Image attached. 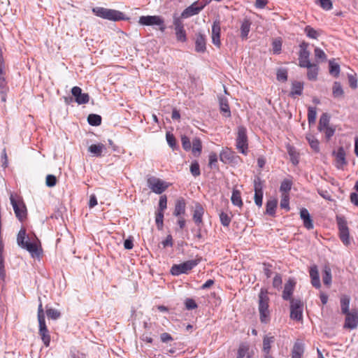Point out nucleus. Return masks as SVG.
I'll return each mask as SVG.
<instances>
[{
    "label": "nucleus",
    "instance_id": "1",
    "mask_svg": "<svg viewBox=\"0 0 358 358\" xmlns=\"http://www.w3.org/2000/svg\"><path fill=\"white\" fill-rule=\"evenodd\" d=\"M269 301L270 299L267 290L261 289L258 295V310L262 323L267 324L271 320V313L268 309Z\"/></svg>",
    "mask_w": 358,
    "mask_h": 358
},
{
    "label": "nucleus",
    "instance_id": "2",
    "mask_svg": "<svg viewBox=\"0 0 358 358\" xmlns=\"http://www.w3.org/2000/svg\"><path fill=\"white\" fill-rule=\"evenodd\" d=\"M30 239L27 235L26 229L24 227L21 228L17 236V245L20 248L27 250L32 257H38L40 255L38 246L36 242H30Z\"/></svg>",
    "mask_w": 358,
    "mask_h": 358
},
{
    "label": "nucleus",
    "instance_id": "3",
    "mask_svg": "<svg viewBox=\"0 0 358 358\" xmlns=\"http://www.w3.org/2000/svg\"><path fill=\"white\" fill-rule=\"evenodd\" d=\"M10 201L17 220L22 222L27 217V209L22 198L13 193L10 195Z\"/></svg>",
    "mask_w": 358,
    "mask_h": 358
},
{
    "label": "nucleus",
    "instance_id": "4",
    "mask_svg": "<svg viewBox=\"0 0 358 358\" xmlns=\"http://www.w3.org/2000/svg\"><path fill=\"white\" fill-rule=\"evenodd\" d=\"M92 11L96 16L109 20L119 21L125 19L124 14L116 10L96 7Z\"/></svg>",
    "mask_w": 358,
    "mask_h": 358
},
{
    "label": "nucleus",
    "instance_id": "5",
    "mask_svg": "<svg viewBox=\"0 0 358 358\" xmlns=\"http://www.w3.org/2000/svg\"><path fill=\"white\" fill-rule=\"evenodd\" d=\"M247 129L243 126L238 127L237 137L236 139V148L241 153L246 155L248 149Z\"/></svg>",
    "mask_w": 358,
    "mask_h": 358
},
{
    "label": "nucleus",
    "instance_id": "6",
    "mask_svg": "<svg viewBox=\"0 0 358 358\" xmlns=\"http://www.w3.org/2000/svg\"><path fill=\"white\" fill-rule=\"evenodd\" d=\"M139 24L145 26H159V29L164 32L166 29L164 19L159 15H147L141 16L138 20Z\"/></svg>",
    "mask_w": 358,
    "mask_h": 358
},
{
    "label": "nucleus",
    "instance_id": "7",
    "mask_svg": "<svg viewBox=\"0 0 358 358\" xmlns=\"http://www.w3.org/2000/svg\"><path fill=\"white\" fill-rule=\"evenodd\" d=\"M336 222L339 231V237L345 245L350 244L349 228L344 217L336 216Z\"/></svg>",
    "mask_w": 358,
    "mask_h": 358
},
{
    "label": "nucleus",
    "instance_id": "8",
    "mask_svg": "<svg viewBox=\"0 0 358 358\" xmlns=\"http://www.w3.org/2000/svg\"><path fill=\"white\" fill-rule=\"evenodd\" d=\"M199 262L198 259L186 261L180 264H174L171 268V273L173 275H179L182 273H187L195 267Z\"/></svg>",
    "mask_w": 358,
    "mask_h": 358
},
{
    "label": "nucleus",
    "instance_id": "9",
    "mask_svg": "<svg viewBox=\"0 0 358 358\" xmlns=\"http://www.w3.org/2000/svg\"><path fill=\"white\" fill-rule=\"evenodd\" d=\"M149 188L155 193L160 194L168 187V185L161 179L155 176H150L147 179Z\"/></svg>",
    "mask_w": 358,
    "mask_h": 358
},
{
    "label": "nucleus",
    "instance_id": "10",
    "mask_svg": "<svg viewBox=\"0 0 358 358\" xmlns=\"http://www.w3.org/2000/svg\"><path fill=\"white\" fill-rule=\"evenodd\" d=\"M303 303L301 299L291 300L290 318L296 321H301L303 318Z\"/></svg>",
    "mask_w": 358,
    "mask_h": 358
},
{
    "label": "nucleus",
    "instance_id": "11",
    "mask_svg": "<svg viewBox=\"0 0 358 358\" xmlns=\"http://www.w3.org/2000/svg\"><path fill=\"white\" fill-rule=\"evenodd\" d=\"M173 26L177 40L180 42H185L187 41L186 31L184 29L183 22L180 17H173Z\"/></svg>",
    "mask_w": 358,
    "mask_h": 358
},
{
    "label": "nucleus",
    "instance_id": "12",
    "mask_svg": "<svg viewBox=\"0 0 358 358\" xmlns=\"http://www.w3.org/2000/svg\"><path fill=\"white\" fill-rule=\"evenodd\" d=\"M344 328L355 329L358 326V310L353 309L350 313L345 314Z\"/></svg>",
    "mask_w": 358,
    "mask_h": 358
},
{
    "label": "nucleus",
    "instance_id": "13",
    "mask_svg": "<svg viewBox=\"0 0 358 358\" xmlns=\"http://www.w3.org/2000/svg\"><path fill=\"white\" fill-rule=\"evenodd\" d=\"M295 285L296 282L292 279H289V280L285 284L284 289L282 294V297L285 301H289V302H291V300L296 299L292 298V294L294 292Z\"/></svg>",
    "mask_w": 358,
    "mask_h": 358
},
{
    "label": "nucleus",
    "instance_id": "14",
    "mask_svg": "<svg viewBox=\"0 0 358 358\" xmlns=\"http://www.w3.org/2000/svg\"><path fill=\"white\" fill-rule=\"evenodd\" d=\"M71 93L75 97L76 101L78 104H85L89 102L90 96L87 93H82V90L79 87H73L71 89Z\"/></svg>",
    "mask_w": 358,
    "mask_h": 358
},
{
    "label": "nucleus",
    "instance_id": "15",
    "mask_svg": "<svg viewBox=\"0 0 358 358\" xmlns=\"http://www.w3.org/2000/svg\"><path fill=\"white\" fill-rule=\"evenodd\" d=\"M220 33V23L219 21L215 20L212 26L211 38L212 43L217 48H220L221 45Z\"/></svg>",
    "mask_w": 358,
    "mask_h": 358
},
{
    "label": "nucleus",
    "instance_id": "16",
    "mask_svg": "<svg viewBox=\"0 0 358 358\" xmlns=\"http://www.w3.org/2000/svg\"><path fill=\"white\" fill-rule=\"evenodd\" d=\"M206 50V36L201 33L196 34L195 39V51L199 53H203Z\"/></svg>",
    "mask_w": 358,
    "mask_h": 358
},
{
    "label": "nucleus",
    "instance_id": "17",
    "mask_svg": "<svg viewBox=\"0 0 358 358\" xmlns=\"http://www.w3.org/2000/svg\"><path fill=\"white\" fill-rule=\"evenodd\" d=\"M203 7L204 6H199L196 2H194L182 11L181 16L182 17H189L196 15L203 8Z\"/></svg>",
    "mask_w": 358,
    "mask_h": 358
},
{
    "label": "nucleus",
    "instance_id": "18",
    "mask_svg": "<svg viewBox=\"0 0 358 358\" xmlns=\"http://www.w3.org/2000/svg\"><path fill=\"white\" fill-rule=\"evenodd\" d=\"M300 217L303 222V226L307 229H312L314 227L313 220L310 217V215L308 210L303 208L300 210Z\"/></svg>",
    "mask_w": 358,
    "mask_h": 358
},
{
    "label": "nucleus",
    "instance_id": "19",
    "mask_svg": "<svg viewBox=\"0 0 358 358\" xmlns=\"http://www.w3.org/2000/svg\"><path fill=\"white\" fill-rule=\"evenodd\" d=\"M336 156V166L338 169H342L347 164L345 159V152L343 147H340L337 152H334Z\"/></svg>",
    "mask_w": 358,
    "mask_h": 358
},
{
    "label": "nucleus",
    "instance_id": "20",
    "mask_svg": "<svg viewBox=\"0 0 358 358\" xmlns=\"http://www.w3.org/2000/svg\"><path fill=\"white\" fill-rule=\"evenodd\" d=\"M310 277L311 279V284L315 288H320L321 287L319 272L317 269V266L316 265H313L310 268L309 271Z\"/></svg>",
    "mask_w": 358,
    "mask_h": 358
},
{
    "label": "nucleus",
    "instance_id": "21",
    "mask_svg": "<svg viewBox=\"0 0 358 358\" xmlns=\"http://www.w3.org/2000/svg\"><path fill=\"white\" fill-rule=\"evenodd\" d=\"M204 213V209L202 206L199 203H196L193 214V220L195 224L198 226L203 222V215Z\"/></svg>",
    "mask_w": 358,
    "mask_h": 358
},
{
    "label": "nucleus",
    "instance_id": "22",
    "mask_svg": "<svg viewBox=\"0 0 358 358\" xmlns=\"http://www.w3.org/2000/svg\"><path fill=\"white\" fill-rule=\"evenodd\" d=\"M186 210V203L185 199L180 198L176 201L175 209L173 211V215L176 217H180L185 215Z\"/></svg>",
    "mask_w": 358,
    "mask_h": 358
},
{
    "label": "nucleus",
    "instance_id": "23",
    "mask_svg": "<svg viewBox=\"0 0 358 358\" xmlns=\"http://www.w3.org/2000/svg\"><path fill=\"white\" fill-rule=\"evenodd\" d=\"M219 103L220 111L222 115H224L226 117H229L231 116V111L227 99L225 97H220Z\"/></svg>",
    "mask_w": 358,
    "mask_h": 358
},
{
    "label": "nucleus",
    "instance_id": "24",
    "mask_svg": "<svg viewBox=\"0 0 358 358\" xmlns=\"http://www.w3.org/2000/svg\"><path fill=\"white\" fill-rule=\"evenodd\" d=\"M350 298L348 295H342L340 298L341 313L345 315L350 313Z\"/></svg>",
    "mask_w": 358,
    "mask_h": 358
},
{
    "label": "nucleus",
    "instance_id": "25",
    "mask_svg": "<svg viewBox=\"0 0 358 358\" xmlns=\"http://www.w3.org/2000/svg\"><path fill=\"white\" fill-rule=\"evenodd\" d=\"M106 146L102 143L92 144L88 148V151L95 157H101Z\"/></svg>",
    "mask_w": 358,
    "mask_h": 358
},
{
    "label": "nucleus",
    "instance_id": "26",
    "mask_svg": "<svg viewBox=\"0 0 358 358\" xmlns=\"http://www.w3.org/2000/svg\"><path fill=\"white\" fill-rule=\"evenodd\" d=\"M275 341V338L271 334H267L263 339V351L265 354H269L271 348V343Z\"/></svg>",
    "mask_w": 358,
    "mask_h": 358
},
{
    "label": "nucleus",
    "instance_id": "27",
    "mask_svg": "<svg viewBox=\"0 0 358 358\" xmlns=\"http://www.w3.org/2000/svg\"><path fill=\"white\" fill-rule=\"evenodd\" d=\"M310 52L309 51H303L299 52V66L301 67L308 66L310 64V62L309 61Z\"/></svg>",
    "mask_w": 358,
    "mask_h": 358
},
{
    "label": "nucleus",
    "instance_id": "28",
    "mask_svg": "<svg viewBox=\"0 0 358 358\" xmlns=\"http://www.w3.org/2000/svg\"><path fill=\"white\" fill-rule=\"evenodd\" d=\"M304 68L308 69L307 76L309 80H315L317 79L318 73V66L317 64H310L308 66H305Z\"/></svg>",
    "mask_w": 358,
    "mask_h": 358
},
{
    "label": "nucleus",
    "instance_id": "29",
    "mask_svg": "<svg viewBox=\"0 0 358 358\" xmlns=\"http://www.w3.org/2000/svg\"><path fill=\"white\" fill-rule=\"evenodd\" d=\"M192 152L196 157H199L202 150V143L200 138H194L192 141Z\"/></svg>",
    "mask_w": 358,
    "mask_h": 358
},
{
    "label": "nucleus",
    "instance_id": "30",
    "mask_svg": "<svg viewBox=\"0 0 358 358\" xmlns=\"http://www.w3.org/2000/svg\"><path fill=\"white\" fill-rule=\"evenodd\" d=\"M277 205L278 201L276 199L268 200L266 205V213L273 217L275 216Z\"/></svg>",
    "mask_w": 358,
    "mask_h": 358
},
{
    "label": "nucleus",
    "instance_id": "31",
    "mask_svg": "<svg viewBox=\"0 0 358 358\" xmlns=\"http://www.w3.org/2000/svg\"><path fill=\"white\" fill-rule=\"evenodd\" d=\"M330 116L327 113H323L320 118L318 124V130L322 131L326 127L329 126Z\"/></svg>",
    "mask_w": 358,
    "mask_h": 358
},
{
    "label": "nucleus",
    "instance_id": "32",
    "mask_svg": "<svg viewBox=\"0 0 358 358\" xmlns=\"http://www.w3.org/2000/svg\"><path fill=\"white\" fill-rule=\"evenodd\" d=\"M251 22L248 20H245L241 27V37L242 39H247L250 30Z\"/></svg>",
    "mask_w": 358,
    "mask_h": 358
},
{
    "label": "nucleus",
    "instance_id": "33",
    "mask_svg": "<svg viewBox=\"0 0 358 358\" xmlns=\"http://www.w3.org/2000/svg\"><path fill=\"white\" fill-rule=\"evenodd\" d=\"M231 201L234 206L241 207L243 206V201L241 199V192L238 189H234L231 197Z\"/></svg>",
    "mask_w": 358,
    "mask_h": 358
},
{
    "label": "nucleus",
    "instance_id": "34",
    "mask_svg": "<svg viewBox=\"0 0 358 358\" xmlns=\"http://www.w3.org/2000/svg\"><path fill=\"white\" fill-rule=\"evenodd\" d=\"M303 351V345L299 342L295 343L292 349V358H301Z\"/></svg>",
    "mask_w": 358,
    "mask_h": 358
},
{
    "label": "nucleus",
    "instance_id": "35",
    "mask_svg": "<svg viewBox=\"0 0 358 358\" xmlns=\"http://www.w3.org/2000/svg\"><path fill=\"white\" fill-rule=\"evenodd\" d=\"M322 280L327 286H329L331 284V270L328 266L324 268Z\"/></svg>",
    "mask_w": 358,
    "mask_h": 358
},
{
    "label": "nucleus",
    "instance_id": "36",
    "mask_svg": "<svg viewBox=\"0 0 358 358\" xmlns=\"http://www.w3.org/2000/svg\"><path fill=\"white\" fill-rule=\"evenodd\" d=\"M332 93L335 98H340L343 96L344 92L340 83L334 82L332 87Z\"/></svg>",
    "mask_w": 358,
    "mask_h": 358
},
{
    "label": "nucleus",
    "instance_id": "37",
    "mask_svg": "<svg viewBox=\"0 0 358 358\" xmlns=\"http://www.w3.org/2000/svg\"><path fill=\"white\" fill-rule=\"evenodd\" d=\"M8 92V87L7 86L6 80H0V95L2 102L6 101V94Z\"/></svg>",
    "mask_w": 358,
    "mask_h": 358
},
{
    "label": "nucleus",
    "instance_id": "38",
    "mask_svg": "<svg viewBox=\"0 0 358 358\" xmlns=\"http://www.w3.org/2000/svg\"><path fill=\"white\" fill-rule=\"evenodd\" d=\"M292 186V182L289 179H285L282 181L280 191L282 192V194H287L288 192L291 190Z\"/></svg>",
    "mask_w": 358,
    "mask_h": 358
},
{
    "label": "nucleus",
    "instance_id": "39",
    "mask_svg": "<svg viewBox=\"0 0 358 358\" xmlns=\"http://www.w3.org/2000/svg\"><path fill=\"white\" fill-rule=\"evenodd\" d=\"M87 122L92 126H99L101 123V117L96 114H90L87 117Z\"/></svg>",
    "mask_w": 358,
    "mask_h": 358
},
{
    "label": "nucleus",
    "instance_id": "40",
    "mask_svg": "<svg viewBox=\"0 0 358 358\" xmlns=\"http://www.w3.org/2000/svg\"><path fill=\"white\" fill-rule=\"evenodd\" d=\"M233 153L229 150H223L220 152V159L224 162L227 163L232 161Z\"/></svg>",
    "mask_w": 358,
    "mask_h": 358
},
{
    "label": "nucleus",
    "instance_id": "41",
    "mask_svg": "<svg viewBox=\"0 0 358 358\" xmlns=\"http://www.w3.org/2000/svg\"><path fill=\"white\" fill-rule=\"evenodd\" d=\"M303 83L301 82H294L292 83V87L291 91V95H301L303 91Z\"/></svg>",
    "mask_w": 358,
    "mask_h": 358
},
{
    "label": "nucleus",
    "instance_id": "42",
    "mask_svg": "<svg viewBox=\"0 0 358 358\" xmlns=\"http://www.w3.org/2000/svg\"><path fill=\"white\" fill-rule=\"evenodd\" d=\"M287 151H288V154H289V155L290 157V159H291L292 163L294 165L298 164V163H299V154L296 151L295 148H293V147L289 146L287 148Z\"/></svg>",
    "mask_w": 358,
    "mask_h": 358
},
{
    "label": "nucleus",
    "instance_id": "43",
    "mask_svg": "<svg viewBox=\"0 0 358 358\" xmlns=\"http://www.w3.org/2000/svg\"><path fill=\"white\" fill-rule=\"evenodd\" d=\"M304 31L308 38L313 39H317L320 35L319 32L317 30H315L309 25L305 27Z\"/></svg>",
    "mask_w": 358,
    "mask_h": 358
},
{
    "label": "nucleus",
    "instance_id": "44",
    "mask_svg": "<svg viewBox=\"0 0 358 358\" xmlns=\"http://www.w3.org/2000/svg\"><path fill=\"white\" fill-rule=\"evenodd\" d=\"M316 117H317L316 108L310 106L308 108V124L310 125L312 124H314L315 122Z\"/></svg>",
    "mask_w": 358,
    "mask_h": 358
},
{
    "label": "nucleus",
    "instance_id": "45",
    "mask_svg": "<svg viewBox=\"0 0 358 358\" xmlns=\"http://www.w3.org/2000/svg\"><path fill=\"white\" fill-rule=\"evenodd\" d=\"M249 347L245 343H241L238 349L236 358H244L248 353Z\"/></svg>",
    "mask_w": 358,
    "mask_h": 358
},
{
    "label": "nucleus",
    "instance_id": "46",
    "mask_svg": "<svg viewBox=\"0 0 358 358\" xmlns=\"http://www.w3.org/2000/svg\"><path fill=\"white\" fill-rule=\"evenodd\" d=\"M45 313L48 317L52 320H57L61 316V313L59 310L52 308H47Z\"/></svg>",
    "mask_w": 358,
    "mask_h": 358
},
{
    "label": "nucleus",
    "instance_id": "47",
    "mask_svg": "<svg viewBox=\"0 0 358 358\" xmlns=\"http://www.w3.org/2000/svg\"><path fill=\"white\" fill-rule=\"evenodd\" d=\"M306 139L308 141L310 147L316 152L319 151V141L313 135H308Z\"/></svg>",
    "mask_w": 358,
    "mask_h": 358
},
{
    "label": "nucleus",
    "instance_id": "48",
    "mask_svg": "<svg viewBox=\"0 0 358 358\" xmlns=\"http://www.w3.org/2000/svg\"><path fill=\"white\" fill-rule=\"evenodd\" d=\"M38 334L41 336L44 345L46 347L49 346L50 343V336L49 334L48 329H46L45 331L39 330Z\"/></svg>",
    "mask_w": 358,
    "mask_h": 358
},
{
    "label": "nucleus",
    "instance_id": "49",
    "mask_svg": "<svg viewBox=\"0 0 358 358\" xmlns=\"http://www.w3.org/2000/svg\"><path fill=\"white\" fill-rule=\"evenodd\" d=\"M164 213L157 211L155 216V222L159 230H162L164 226Z\"/></svg>",
    "mask_w": 358,
    "mask_h": 358
},
{
    "label": "nucleus",
    "instance_id": "50",
    "mask_svg": "<svg viewBox=\"0 0 358 358\" xmlns=\"http://www.w3.org/2000/svg\"><path fill=\"white\" fill-rule=\"evenodd\" d=\"M220 220L221 224L224 227H229V225L231 222V217L227 213H226L224 212H221L220 213Z\"/></svg>",
    "mask_w": 358,
    "mask_h": 358
},
{
    "label": "nucleus",
    "instance_id": "51",
    "mask_svg": "<svg viewBox=\"0 0 358 358\" xmlns=\"http://www.w3.org/2000/svg\"><path fill=\"white\" fill-rule=\"evenodd\" d=\"M329 73L334 77L338 76L340 73V66L338 64L329 62Z\"/></svg>",
    "mask_w": 358,
    "mask_h": 358
},
{
    "label": "nucleus",
    "instance_id": "52",
    "mask_svg": "<svg viewBox=\"0 0 358 358\" xmlns=\"http://www.w3.org/2000/svg\"><path fill=\"white\" fill-rule=\"evenodd\" d=\"M190 172L194 177L200 176V168L197 161H194L191 164Z\"/></svg>",
    "mask_w": 358,
    "mask_h": 358
},
{
    "label": "nucleus",
    "instance_id": "53",
    "mask_svg": "<svg viewBox=\"0 0 358 358\" xmlns=\"http://www.w3.org/2000/svg\"><path fill=\"white\" fill-rule=\"evenodd\" d=\"M181 143H182V148L185 150V151H189L192 148V144H191V141L189 140V138L183 135L181 136Z\"/></svg>",
    "mask_w": 358,
    "mask_h": 358
},
{
    "label": "nucleus",
    "instance_id": "54",
    "mask_svg": "<svg viewBox=\"0 0 358 358\" xmlns=\"http://www.w3.org/2000/svg\"><path fill=\"white\" fill-rule=\"evenodd\" d=\"M166 137L169 145L173 150H176L178 148V146L176 145V138L174 137V136L170 133H166Z\"/></svg>",
    "mask_w": 358,
    "mask_h": 358
},
{
    "label": "nucleus",
    "instance_id": "55",
    "mask_svg": "<svg viewBox=\"0 0 358 358\" xmlns=\"http://www.w3.org/2000/svg\"><path fill=\"white\" fill-rule=\"evenodd\" d=\"M167 208V198L166 195H162L160 196L159 201V207L157 211L159 212H163Z\"/></svg>",
    "mask_w": 358,
    "mask_h": 358
},
{
    "label": "nucleus",
    "instance_id": "56",
    "mask_svg": "<svg viewBox=\"0 0 358 358\" xmlns=\"http://www.w3.org/2000/svg\"><path fill=\"white\" fill-rule=\"evenodd\" d=\"M255 193H263V185L260 178L257 177L254 180Z\"/></svg>",
    "mask_w": 358,
    "mask_h": 358
},
{
    "label": "nucleus",
    "instance_id": "57",
    "mask_svg": "<svg viewBox=\"0 0 358 358\" xmlns=\"http://www.w3.org/2000/svg\"><path fill=\"white\" fill-rule=\"evenodd\" d=\"M314 53H315V57L316 59H321L322 61L326 60V59H327L326 54L320 48H315L314 50Z\"/></svg>",
    "mask_w": 358,
    "mask_h": 358
},
{
    "label": "nucleus",
    "instance_id": "58",
    "mask_svg": "<svg viewBox=\"0 0 358 358\" xmlns=\"http://www.w3.org/2000/svg\"><path fill=\"white\" fill-rule=\"evenodd\" d=\"M57 178L54 175H48L46 176L45 184L48 187H52L56 185Z\"/></svg>",
    "mask_w": 358,
    "mask_h": 358
},
{
    "label": "nucleus",
    "instance_id": "59",
    "mask_svg": "<svg viewBox=\"0 0 358 358\" xmlns=\"http://www.w3.org/2000/svg\"><path fill=\"white\" fill-rule=\"evenodd\" d=\"M280 207L286 209L287 211L289 210L288 194H282L280 201Z\"/></svg>",
    "mask_w": 358,
    "mask_h": 358
},
{
    "label": "nucleus",
    "instance_id": "60",
    "mask_svg": "<svg viewBox=\"0 0 358 358\" xmlns=\"http://www.w3.org/2000/svg\"><path fill=\"white\" fill-rule=\"evenodd\" d=\"M322 132H324L325 134V138L327 141H329L334 134L335 129L329 126L326 127Z\"/></svg>",
    "mask_w": 358,
    "mask_h": 358
},
{
    "label": "nucleus",
    "instance_id": "61",
    "mask_svg": "<svg viewBox=\"0 0 358 358\" xmlns=\"http://www.w3.org/2000/svg\"><path fill=\"white\" fill-rule=\"evenodd\" d=\"M277 79L279 81H286L287 80V72L284 69H279L277 72Z\"/></svg>",
    "mask_w": 358,
    "mask_h": 358
},
{
    "label": "nucleus",
    "instance_id": "62",
    "mask_svg": "<svg viewBox=\"0 0 358 358\" xmlns=\"http://www.w3.org/2000/svg\"><path fill=\"white\" fill-rule=\"evenodd\" d=\"M217 162V155L215 152H210L209 155L208 166L212 169L216 166Z\"/></svg>",
    "mask_w": 358,
    "mask_h": 358
},
{
    "label": "nucleus",
    "instance_id": "63",
    "mask_svg": "<svg viewBox=\"0 0 358 358\" xmlns=\"http://www.w3.org/2000/svg\"><path fill=\"white\" fill-rule=\"evenodd\" d=\"M282 277L280 274H276L273 280V286L275 288L280 289L282 285Z\"/></svg>",
    "mask_w": 358,
    "mask_h": 358
},
{
    "label": "nucleus",
    "instance_id": "64",
    "mask_svg": "<svg viewBox=\"0 0 358 358\" xmlns=\"http://www.w3.org/2000/svg\"><path fill=\"white\" fill-rule=\"evenodd\" d=\"M185 304L187 310H193L197 308V304L192 299H187L185 300Z\"/></svg>",
    "mask_w": 358,
    "mask_h": 358
}]
</instances>
